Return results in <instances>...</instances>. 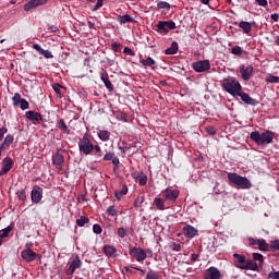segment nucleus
<instances>
[{"label":"nucleus","instance_id":"obj_1","mask_svg":"<svg viewBox=\"0 0 279 279\" xmlns=\"http://www.w3.org/2000/svg\"><path fill=\"white\" fill-rule=\"evenodd\" d=\"M78 150L84 156H90L93 154H98V156H101V147L99 145H94L93 141L88 138L87 135H84L78 141Z\"/></svg>","mask_w":279,"mask_h":279},{"label":"nucleus","instance_id":"obj_2","mask_svg":"<svg viewBox=\"0 0 279 279\" xmlns=\"http://www.w3.org/2000/svg\"><path fill=\"white\" fill-rule=\"evenodd\" d=\"M233 265L238 269H243L244 271H258V264L252 259L245 258V255H241L239 253L233 254Z\"/></svg>","mask_w":279,"mask_h":279},{"label":"nucleus","instance_id":"obj_3","mask_svg":"<svg viewBox=\"0 0 279 279\" xmlns=\"http://www.w3.org/2000/svg\"><path fill=\"white\" fill-rule=\"evenodd\" d=\"M274 136L276 134L271 131H266L264 133H259L258 131H253L250 135L252 141L256 143V145H269L274 142Z\"/></svg>","mask_w":279,"mask_h":279},{"label":"nucleus","instance_id":"obj_4","mask_svg":"<svg viewBox=\"0 0 279 279\" xmlns=\"http://www.w3.org/2000/svg\"><path fill=\"white\" fill-rule=\"evenodd\" d=\"M227 178L231 182V184H234V186H238V189H252V182L245 177H241L238 173L229 172Z\"/></svg>","mask_w":279,"mask_h":279},{"label":"nucleus","instance_id":"obj_5","mask_svg":"<svg viewBox=\"0 0 279 279\" xmlns=\"http://www.w3.org/2000/svg\"><path fill=\"white\" fill-rule=\"evenodd\" d=\"M222 87L227 93H229V95H232L233 97L241 94V83H239V81L234 77L225 80Z\"/></svg>","mask_w":279,"mask_h":279},{"label":"nucleus","instance_id":"obj_6","mask_svg":"<svg viewBox=\"0 0 279 279\" xmlns=\"http://www.w3.org/2000/svg\"><path fill=\"white\" fill-rule=\"evenodd\" d=\"M130 255L137 260V263H143L147 258V252L141 247H132L130 250Z\"/></svg>","mask_w":279,"mask_h":279},{"label":"nucleus","instance_id":"obj_7","mask_svg":"<svg viewBox=\"0 0 279 279\" xmlns=\"http://www.w3.org/2000/svg\"><path fill=\"white\" fill-rule=\"evenodd\" d=\"M192 69L196 73H205V71H210V61L209 60H203L197 61L192 64Z\"/></svg>","mask_w":279,"mask_h":279},{"label":"nucleus","instance_id":"obj_8","mask_svg":"<svg viewBox=\"0 0 279 279\" xmlns=\"http://www.w3.org/2000/svg\"><path fill=\"white\" fill-rule=\"evenodd\" d=\"M13 106L21 108V110H27L29 108V102L21 97V94L15 93L12 97Z\"/></svg>","mask_w":279,"mask_h":279},{"label":"nucleus","instance_id":"obj_9","mask_svg":"<svg viewBox=\"0 0 279 279\" xmlns=\"http://www.w3.org/2000/svg\"><path fill=\"white\" fill-rule=\"evenodd\" d=\"M49 0H29L24 4L25 12H29L32 10H36V8H40V5H46Z\"/></svg>","mask_w":279,"mask_h":279},{"label":"nucleus","instance_id":"obj_10","mask_svg":"<svg viewBox=\"0 0 279 279\" xmlns=\"http://www.w3.org/2000/svg\"><path fill=\"white\" fill-rule=\"evenodd\" d=\"M240 73H241L242 80H244V82H250V80H252V73H254V66L253 65H241Z\"/></svg>","mask_w":279,"mask_h":279},{"label":"nucleus","instance_id":"obj_11","mask_svg":"<svg viewBox=\"0 0 279 279\" xmlns=\"http://www.w3.org/2000/svg\"><path fill=\"white\" fill-rule=\"evenodd\" d=\"M162 195H163L165 199H167L168 202H175V199H178V197H180V191L166 189L162 191Z\"/></svg>","mask_w":279,"mask_h":279},{"label":"nucleus","instance_id":"obj_12","mask_svg":"<svg viewBox=\"0 0 279 279\" xmlns=\"http://www.w3.org/2000/svg\"><path fill=\"white\" fill-rule=\"evenodd\" d=\"M203 279H221V271L217 267H209L206 269Z\"/></svg>","mask_w":279,"mask_h":279},{"label":"nucleus","instance_id":"obj_13","mask_svg":"<svg viewBox=\"0 0 279 279\" xmlns=\"http://www.w3.org/2000/svg\"><path fill=\"white\" fill-rule=\"evenodd\" d=\"M23 260H25L26 263H34V260H36V258H38V254H36V252L32 251V248H26L24 251H22L21 254Z\"/></svg>","mask_w":279,"mask_h":279},{"label":"nucleus","instance_id":"obj_14","mask_svg":"<svg viewBox=\"0 0 279 279\" xmlns=\"http://www.w3.org/2000/svg\"><path fill=\"white\" fill-rule=\"evenodd\" d=\"M31 199L34 204H40V201L43 199V187L35 186L31 192Z\"/></svg>","mask_w":279,"mask_h":279},{"label":"nucleus","instance_id":"obj_15","mask_svg":"<svg viewBox=\"0 0 279 279\" xmlns=\"http://www.w3.org/2000/svg\"><path fill=\"white\" fill-rule=\"evenodd\" d=\"M82 267V259H80L78 256H76L72 262L70 267L66 269L65 274L66 276H73L75 274V269H80Z\"/></svg>","mask_w":279,"mask_h":279},{"label":"nucleus","instance_id":"obj_16","mask_svg":"<svg viewBox=\"0 0 279 279\" xmlns=\"http://www.w3.org/2000/svg\"><path fill=\"white\" fill-rule=\"evenodd\" d=\"M175 22L170 21H161L157 24V28L160 29L161 32H169L170 29H175Z\"/></svg>","mask_w":279,"mask_h":279},{"label":"nucleus","instance_id":"obj_17","mask_svg":"<svg viewBox=\"0 0 279 279\" xmlns=\"http://www.w3.org/2000/svg\"><path fill=\"white\" fill-rule=\"evenodd\" d=\"M25 118L33 123H40L43 121V116L36 111H27Z\"/></svg>","mask_w":279,"mask_h":279},{"label":"nucleus","instance_id":"obj_18","mask_svg":"<svg viewBox=\"0 0 279 279\" xmlns=\"http://www.w3.org/2000/svg\"><path fill=\"white\" fill-rule=\"evenodd\" d=\"M3 167L0 170V175H5V173H8L10 171V169H12L14 162L12 161V158L10 157H5L2 161Z\"/></svg>","mask_w":279,"mask_h":279},{"label":"nucleus","instance_id":"obj_19","mask_svg":"<svg viewBox=\"0 0 279 279\" xmlns=\"http://www.w3.org/2000/svg\"><path fill=\"white\" fill-rule=\"evenodd\" d=\"M102 252L108 258H117V247L112 245H105Z\"/></svg>","mask_w":279,"mask_h":279},{"label":"nucleus","instance_id":"obj_20","mask_svg":"<svg viewBox=\"0 0 279 279\" xmlns=\"http://www.w3.org/2000/svg\"><path fill=\"white\" fill-rule=\"evenodd\" d=\"M33 49H35V51H38L39 53H41V56H44V58H46V60H51V58H53V53H51V51L43 49V47H40V45H38V44H34Z\"/></svg>","mask_w":279,"mask_h":279},{"label":"nucleus","instance_id":"obj_21","mask_svg":"<svg viewBox=\"0 0 279 279\" xmlns=\"http://www.w3.org/2000/svg\"><path fill=\"white\" fill-rule=\"evenodd\" d=\"M183 232L187 239H194V236H197V229L191 225L185 226L183 228Z\"/></svg>","mask_w":279,"mask_h":279},{"label":"nucleus","instance_id":"obj_22","mask_svg":"<svg viewBox=\"0 0 279 279\" xmlns=\"http://www.w3.org/2000/svg\"><path fill=\"white\" fill-rule=\"evenodd\" d=\"M100 80L104 82L107 90H114V86H112V82H110V78L108 77V74L106 72H100Z\"/></svg>","mask_w":279,"mask_h":279},{"label":"nucleus","instance_id":"obj_23","mask_svg":"<svg viewBox=\"0 0 279 279\" xmlns=\"http://www.w3.org/2000/svg\"><path fill=\"white\" fill-rule=\"evenodd\" d=\"M239 97H241L242 101H244V104H247L248 106H256V99L251 98L248 94L246 93H241L238 94Z\"/></svg>","mask_w":279,"mask_h":279},{"label":"nucleus","instance_id":"obj_24","mask_svg":"<svg viewBox=\"0 0 279 279\" xmlns=\"http://www.w3.org/2000/svg\"><path fill=\"white\" fill-rule=\"evenodd\" d=\"M57 128L63 133V134H71V130L69 129V125H66V122H64V119H59L57 121Z\"/></svg>","mask_w":279,"mask_h":279},{"label":"nucleus","instance_id":"obj_25","mask_svg":"<svg viewBox=\"0 0 279 279\" xmlns=\"http://www.w3.org/2000/svg\"><path fill=\"white\" fill-rule=\"evenodd\" d=\"M178 49H179L178 41H172L171 46L166 49L165 53L166 56H173L178 53Z\"/></svg>","mask_w":279,"mask_h":279},{"label":"nucleus","instance_id":"obj_26","mask_svg":"<svg viewBox=\"0 0 279 279\" xmlns=\"http://www.w3.org/2000/svg\"><path fill=\"white\" fill-rule=\"evenodd\" d=\"M239 27L244 32V34H250V32H252V23L250 22L241 21L239 23Z\"/></svg>","mask_w":279,"mask_h":279},{"label":"nucleus","instance_id":"obj_27","mask_svg":"<svg viewBox=\"0 0 279 279\" xmlns=\"http://www.w3.org/2000/svg\"><path fill=\"white\" fill-rule=\"evenodd\" d=\"M118 21H119L120 25H125V23H133L134 17L131 16L130 14H125V15H120L118 17Z\"/></svg>","mask_w":279,"mask_h":279},{"label":"nucleus","instance_id":"obj_28","mask_svg":"<svg viewBox=\"0 0 279 279\" xmlns=\"http://www.w3.org/2000/svg\"><path fill=\"white\" fill-rule=\"evenodd\" d=\"M257 245L260 252H269V244L264 239H258Z\"/></svg>","mask_w":279,"mask_h":279},{"label":"nucleus","instance_id":"obj_29","mask_svg":"<svg viewBox=\"0 0 279 279\" xmlns=\"http://www.w3.org/2000/svg\"><path fill=\"white\" fill-rule=\"evenodd\" d=\"M98 138H100V141H102L104 143H106V141H110V132L107 130H100L98 131Z\"/></svg>","mask_w":279,"mask_h":279},{"label":"nucleus","instance_id":"obj_30","mask_svg":"<svg viewBox=\"0 0 279 279\" xmlns=\"http://www.w3.org/2000/svg\"><path fill=\"white\" fill-rule=\"evenodd\" d=\"M12 143H14V136L9 134L4 137L1 145H2V147H10V145H12Z\"/></svg>","mask_w":279,"mask_h":279},{"label":"nucleus","instance_id":"obj_31","mask_svg":"<svg viewBox=\"0 0 279 279\" xmlns=\"http://www.w3.org/2000/svg\"><path fill=\"white\" fill-rule=\"evenodd\" d=\"M140 62L143 64V66H154V64H156V61L151 57H148L147 59H141Z\"/></svg>","mask_w":279,"mask_h":279},{"label":"nucleus","instance_id":"obj_32","mask_svg":"<svg viewBox=\"0 0 279 279\" xmlns=\"http://www.w3.org/2000/svg\"><path fill=\"white\" fill-rule=\"evenodd\" d=\"M89 219L86 216H82L81 218H78L76 220V225L78 226V228H84V226H86V223H88Z\"/></svg>","mask_w":279,"mask_h":279},{"label":"nucleus","instance_id":"obj_33","mask_svg":"<svg viewBox=\"0 0 279 279\" xmlns=\"http://www.w3.org/2000/svg\"><path fill=\"white\" fill-rule=\"evenodd\" d=\"M155 206H157L158 210H165V201L162 198H155Z\"/></svg>","mask_w":279,"mask_h":279},{"label":"nucleus","instance_id":"obj_34","mask_svg":"<svg viewBox=\"0 0 279 279\" xmlns=\"http://www.w3.org/2000/svg\"><path fill=\"white\" fill-rule=\"evenodd\" d=\"M144 202H145V196H143V195L137 196L134 201L135 208H141V206H143Z\"/></svg>","mask_w":279,"mask_h":279},{"label":"nucleus","instance_id":"obj_35","mask_svg":"<svg viewBox=\"0 0 279 279\" xmlns=\"http://www.w3.org/2000/svg\"><path fill=\"white\" fill-rule=\"evenodd\" d=\"M157 8L159 10H171V4H169V2H166V1H159L157 3Z\"/></svg>","mask_w":279,"mask_h":279},{"label":"nucleus","instance_id":"obj_36","mask_svg":"<svg viewBox=\"0 0 279 279\" xmlns=\"http://www.w3.org/2000/svg\"><path fill=\"white\" fill-rule=\"evenodd\" d=\"M253 260H258L260 267H263V263H265V258L260 253H253Z\"/></svg>","mask_w":279,"mask_h":279},{"label":"nucleus","instance_id":"obj_37","mask_svg":"<svg viewBox=\"0 0 279 279\" xmlns=\"http://www.w3.org/2000/svg\"><path fill=\"white\" fill-rule=\"evenodd\" d=\"M266 82H267L268 84H278V83H279V77L269 74V75L267 76V78H266Z\"/></svg>","mask_w":279,"mask_h":279},{"label":"nucleus","instance_id":"obj_38","mask_svg":"<svg viewBox=\"0 0 279 279\" xmlns=\"http://www.w3.org/2000/svg\"><path fill=\"white\" fill-rule=\"evenodd\" d=\"M52 162L53 165H62L64 162V157L58 154L56 157H53Z\"/></svg>","mask_w":279,"mask_h":279},{"label":"nucleus","instance_id":"obj_39","mask_svg":"<svg viewBox=\"0 0 279 279\" xmlns=\"http://www.w3.org/2000/svg\"><path fill=\"white\" fill-rule=\"evenodd\" d=\"M10 232H12V228L9 226L3 229V232L0 234V239H5L10 235Z\"/></svg>","mask_w":279,"mask_h":279},{"label":"nucleus","instance_id":"obj_40","mask_svg":"<svg viewBox=\"0 0 279 279\" xmlns=\"http://www.w3.org/2000/svg\"><path fill=\"white\" fill-rule=\"evenodd\" d=\"M16 195H17V198L20 199V202H24V199L27 197L25 190L17 191Z\"/></svg>","mask_w":279,"mask_h":279},{"label":"nucleus","instance_id":"obj_41","mask_svg":"<svg viewBox=\"0 0 279 279\" xmlns=\"http://www.w3.org/2000/svg\"><path fill=\"white\" fill-rule=\"evenodd\" d=\"M140 186H145L147 184V175L142 174L137 178Z\"/></svg>","mask_w":279,"mask_h":279},{"label":"nucleus","instance_id":"obj_42","mask_svg":"<svg viewBox=\"0 0 279 279\" xmlns=\"http://www.w3.org/2000/svg\"><path fill=\"white\" fill-rule=\"evenodd\" d=\"M231 53H233V56H241V53H243V48L235 46L231 49Z\"/></svg>","mask_w":279,"mask_h":279},{"label":"nucleus","instance_id":"obj_43","mask_svg":"<svg viewBox=\"0 0 279 279\" xmlns=\"http://www.w3.org/2000/svg\"><path fill=\"white\" fill-rule=\"evenodd\" d=\"M60 88H62V87L60 86V84H54V85H53V90H54L57 97H59V99H61V97H62V92L60 90Z\"/></svg>","mask_w":279,"mask_h":279},{"label":"nucleus","instance_id":"obj_44","mask_svg":"<svg viewBox=\"0 0 279 279\" xmlns=\"http://www.w3.org/2000/svg\"><path fill=\"white\" fill-rule=\"evenodd\" d=\"M93 232L95 234H101V232H104V229H101V226H99L98 223L93 226Z\"/></svg>","mask_w":279,"mask_h":279},{"label":"nucleus","instance_id":"obj_45","mask_svg":"<svg viewBox=\"0 0 279 279\" xmlns=\"http://www.w3.org/2000/svg\"><path fill=\"white\" fill-rule=\"evenodd\" d=\"M146 279H159L158 272H153V271L147 272Z\"/></svg>","mask_w":279,"mask_h":279},{"label":"nucleus","instance_id":"obj_46","mask_svg":"<svg viewBox=\"0 0 279 279\" xmlns=\"http://www.w3.org/2000/svg\"><path fill=\"white\" fill-rule=\"evenodd\" d=\"M108 215H110V217H116L117 215V209H114V206H109L107 209Z\"/></svg>","mask_w":279,"mask_h":279},{"label":"nucleus","instance_id":"obj_47","mask_svg":"<svg viewBox=\"0 0 279 279\" xmlns=\"http://www.w3.org/2000/svg\"><path fill=\"white\" fill-rule=\"evenodd\" d=\"M206 132L207 134H209L210 136H215L217 134V130H215V128L213 126H207L206 128Z\"/></svg>","mask_w":279,"mask_h":279},{"label":"nucleus","instance_id":"obj_48","mask_svg":"<svg viewBox=\"0 0 279 279\" xmlns=\"http://www.w3.org/2000/svg\"><path fill=\"white\" fill-rule=\"evenodd\" d=\"M111 49H112L113 51H116V52L121 51V44H119V43H113V44H111Z\"/></svg>","mask_w":279,"mask_h":279},{"label":"nucleus","instance_id":"obj_49","mask_svg":"<svg viewBox=\"0 0 279 279\" xmlns=\"http://www.w3.org/2000/svg\"><path fill=\"white\" fill-rule=\"evenodd\" d=\"M125 234H126L125 228L122 227L118 229V235L120 236V239H125Z\"/></svg>","mask_w":279,"mask_h":279},{"label":"nucleus","instance_id":"obj_50","mask_svg":"<svg viewBox=\"0 0 279 279\" xmlns=\"http://www.w3.org/2000/svg\"><path fill=\"white\" fill-rule=\"evenodd\" d=\"M121 195H128V187L122 189L121 194H119V192H116L117 199H121Z\"/></svg>","mask_w":279,"mask_h":279},{"label":"nucleus","instance_id":"obj_51","mask_svg":"<svg viewBox=\"0 0 279 279\" xmlns=\"http://www.w3.org/2000/svg\"><path fill=\"white\" fill-rule=\"evenodd\" d=\"M255 3H257V5H260V8H267L268 5L267 0H255Z\"/></svg>","mask_w":279,"mask_h":279},{"label":"nucleus","instance_id":"obj_52","mask_svg":"<svg viewBox=\"0 0 279 279\" xmlns=\"http://www.w3.org/2000/svg\"><path fill=\"white\" fill-rule=\"evenodd\" d=\"M5 134H8V128L2 126L0 129V141H3V136H5Z\"/></svg>","mask_w":279,"mask_h":279},{"label":"nucleus","instance_id":"obj_53","mask_svg":"<svg viewBox=\"0 0 279 279\" xmlns=\"http://www.w3.org/2000/svg\"><path fill=\"white\" fill-rule=\"evenodd\" d=\"M102 5H104V0H97V3L94 7L93 11L97 12V10H99V8H101Z\"/></svg>","mask_w":279,"mask_h":279},{"label":"nucleus","instance_id":"obj_54","mask_svg":"<svg viewBox=\"0 0 279 279\" xmlns=\"http://www.w3.org/2000/svg\"><path fill=\"white\" fill-rule=\"evenodd\" d=\"M268 278L269 279H279V271L269 272Z\"/></svg>","mask_w":279,"mask_h":279},{"label":"nucleus","instance_id":"obj_55","mask_svg":"<svg viewBox=\"0 0 279 279\" xmlns=\"http://www.w3.org/2000/svg\"><path fill=\"white\" fill-rule=\"evenodd\" d=\"M272 250H279V240H275L270 243Z\"/></svg>","mask_w":279,"mask_h":279},{"label":"nucleus","instance_id":"obj_56","mask_svg":"<svg viewBox=\"0 0 279 279\" xmlns=\"http://www.w3.org/2000/svg\"><path fill=\"white\" fill-rule=\"evenodd\" d=\"M114 158V153H107L104 156V160H112Z\"/></svg>","mask_w":279,"mask_h":279},{"label":"nucleus","instance_id":"obj_57","mask_svg":"<svg viewBox=\"0 0 279 279\" xmlns=\"http://www.w3.org/2000/svg\"><path fill=\"white\" fill-rule=\"evenodd\" d=\"M170 247L173 252H180L181 250V246L178 243H173Z\"/></svg>","mask_w":279,"mask_h":279},{"label":"nucleus","instance_id":"obj_58","mask_svg":"<svg viewBox=\"0 0 279 279\" xmlns=\"http://www.w3.org/2000/svg\"><path fill=\"white\" fill-rule=\"evenodd\" d=\"M123 51L124 53H129V56H134V50L131 49L130 47H125Z\"/></svg>","mask_w":279,"mask_h":279},{"label":"nucleus","instance_id":"obj_59","mask_svg":"<svg viewBox=\"0 0 279 279\" xmlns=\"http://www.w3.org/2000/svg\"><path fill=\"white\" fill-rule=\"evenodd\" d=\"M270 17H271V21H275V23H278V21H279V14L278 13H272L270 15Z\"/></svg>","mask_w":279,"mask_h":279},{"label":"nucleus","instance_id":"obj_60","mask_svg":"<svg viewBox=\"0 0 279 279\" xmlns=\"http://www.w3.org/2000/svg\"><path fill=\"white\" fill-rule=\"evenodd\" d=\"M248 244L250 245H258V240L254 239V238H250L248 239Z\"/></svg>","mask_w":279,"mask_h":279},{"label":"nucleus","instance_id":"obj_61","mask_svg":"<svg viewBox=\"0 0 279 279\" xmlns=\"http://www.w3.org/2000/svg\"><path fill=\"white\" fill-rule=\"evenodd\" d=\"M112 165H114L116 167H119V158L117 156H113V158L111 159Z\"/></svg>","mask_w":279,"mask_h":279},{"label":"nucleus","instance_id":"obj_62","mask_svg":"<svg viewBox=\"0 0 279 279\" xmlns=\"http://www.w3.org/2000/svg\"><path fill=\"white\" fill-rule=\"evenodd\" d=\"M107 64L109 66H114V59L107 58Z\"/></svg>","mask_w":279,"mask_h":279},{"label":"nucleus","instance_id":"obj_63","mask_svg":"<svg viewBox=\"0 0 279 279\" xmlns=\"http://www.w3.org/2000/svg\"><path fill=\"white\" fill-rule=\"evenodd\" d=\"M122 271H125L126 274H134V270H132V268H128V267H124Z\"/></svg>","mask_w":279,"mask_h":279},{"label":"nucleus","instance_id":"obj_64","mask_svg":"<svg viewBox=\"0 0 279 279\" xmlns=\"http://www.w3.org/2000/svg\"><path fill=\"white\" fill-rule=\"evenodd\" d=\"M197 258H198L197 254H192V256H191L192 263H195V260H197Z\"/></svg>","mask_w":279,"mask_h":279}]
</instances>
